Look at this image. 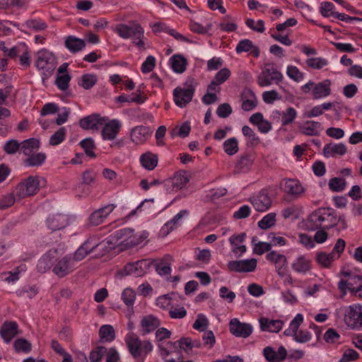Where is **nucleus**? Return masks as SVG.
I'll use <instances>...</instances> for the list:
<instances>
[{
    "label": "nucleus",
    "instance_id": "nucleus-64",
    "mask_svg": "<svg viewBox=\"0 0 362 362\" xmlns=\"http://www.w3.org/2000/svg\"><path fill=\"white\" fill-rule=\"evenodd\" d=\"M359 358V354L352 349H347L343 353L339 362H351Z\"/></svg>",
    "mask_w": 362,
    "mask_h": 362
},
{
    "label": "nucleus",
    "instance_id": "nucleus-62",
    "mask_svg": "<svg viewBox=\"0 0 362 362\" xmlns=\"http://www.w3.org/2000/svg\"><path fill=\"white\" fill-rule=\"evenodd\" d=\"M66 129L65 127H61L49 139V144L52 146H57L60 144L65 139Z\"/></svg>",
    "mask_w": 362,
    "mask_h": 362
},
{
    "label": "nucleus",
    "instance_id": "nucleus-8",
    "mask_svg": "<svg viewBox=\"0 0 362 362\" xmlns=\"http://www.w3.org/2000/svg\"><path fill=\"white\" fill-rule=\"evenodd\" d=\"M344 322L353 330L362 331V304L354 303L345 308Z\"/></svg>",
    "mask_w": 362,
    "mask_h": 362
},
{
    "label": "nucleus",
    "instance_id": "nucleus-45",
    "mask_svg": "<svg viewBox=\"0 0 362 362\" xmlns=\"http://www.w3.org/2000/svg\"><path fill=\"white\" fill-rule=\"evenodd\" d=\"M320 122L313 120H308L305 122L303 129V133L306 135L318 136L320 134Z\"/></svg>",
    "mask_w": 362,
    "mask_h": 362
},
{
    "label": "nucleus",
    "instance_id": "nucleus-61",
    "mask_svg": "<svg viewBox=\"0 0 362 362\" xmlns=\"http://www.w3.org/2000/svg\"><path fill=\"white\" fill-rule=\"evenodd\" d=\"M281 99V95L275 90H267L262 93V100L266 104H273L275 100Z\"/></svg>",
    "mask_w": 362,
    "mask_h": 362
},
{
    "label": "nucleus",
    "instance_id": "nucleus-38",
    "mask_svg": "<svg viewBox=\"0 0 362 362\" xmlns=\"http://www.w3.org/2000/svg\"><path fill=\"white\" fill-rule=\"evenodd\" d=\"M169 62L173 71L178 74H182L185 71L187 64V59L180 54L172 56L169 59Z\"/></svg>",
    "mask_w": 362,
    "mask_h": 362
},
{
    "label": "nucleus",
    "instance_id": "nucleus-10",
    "mask_svg": "<svg viewBox=\"0 0 362 362\" xmlns=\"http://www.w3.org/2000/svg\"><path fill=\"white\" fill-rule=\"evenodd\" d=\"M76 268V263L71 257V254L66 255L57 260L55 259L52 272L59 278L71 274Z\"/></svg>",
    "mask_w": 362,
    "mask_h": 362
},
{
    "label": "nucleus",
    "instance_id": "nucleus-49",
    "mask_svg": "<svg viewBox=\"0 0 362 362\" xmlns=\"http://www.w3.org/2000/svg\"><path fill=\"white\" fill-rule=\"evenodd\" d=\"M38 293V288L35 285H26L22 288L16 291V294L20 297H28L31 299L37 295Z\"/></svg>",
    "mask_w": 362,
    "mask_h": 362
},
{
    "label": "nucleus",
    "instance_id": "nucleus-13",
    "mask_svg": "<svg viewBox=\"0 0 362 362\" xmlns=\"http://www.w3.org/2000/svg\"><path fill=\"white\" fill-rule=\"evenodd\" d=\"M152 264L153 262L149 259H140L127 264L124 267V272L127 275H132L135 277L142 276L146 273Z\"/></svg>",
    "mask_w": 362,
    "mask_h": 362
},
{
    "label": "nucleus",
    "instance_id": "nucleus-32",
    "mask_svg": "<svg viewBox=\"0 0 362 362\" xmlns=\"http://www.w3.org/2000/svg\"><path fill=\"white\" fill-rule=\"evenodd\" d=\"M40 142L35 138H30L21 142V151L24 156L29 157L39 151Z\"/></svg>",
    "mask_w": 362,
    "mask_h": 362
},
{
    "label": "nucleus",
    "instance_id": "nucleus-34",
    "mask_svg": "<svg viewBox=\"0 0 362 362\" xmlns=\"http://www.w3.org/2000/svg\"><path fill=\"white\" fill-rule=\"evenodd\" d=\"M27 270V266L25 264H21L13 270L1 274L4 281L10 284H15L19 279L20 276L25 273Z\"/></svg>",
    "mask_w": 362,
    "mask_h": 362
},
{
    "label": "nucleus",
    "instance_id": "nucleus-18",
    "mask_svg": "<svg viewBox=\"0 0 362 362\" xmlns=\"http://www.w3.org/2000/svg\"><path fill=\"white\" fill-rule=\"evenodd\" d=\"M250 202L254 208L258 211H266L271 206L272 199L266 189H262L258 194L252 197Z\"/></svg>",
    "mask_w": 362,
    "mask_h": 362
},
{
    "label": "nucleus",
    "instance_id": "nucleus-11",
    "mask_svg": "<svg viewBox=\"0 0 362 362\" xmlns=\"http://www.w3.org/2000/svg\"><path fill=\"white\" fill-rule=\"evenodd\" d=\"M107 120V117H102L97 113H93L82 117L79 120V126L83 129L98 131L102 128Z\"/></svg>",
    "mask_w": 362,
    "mask_h": 362
},
{
    "label": "nucleus",
    "instance_id": "nucleus-14",
    "mask_svg": "<svg viewBox=\"0 0 362 362\" xmlns=\"http://www.w3.org/2000/svg\"><path fill=\"white\" fill-rule=\"evenodd\" d=\"M98 240L95 237H90L76 250L74 254H71V257L77 264L92 252L98 246Z\"/></svg>",
    "mask_w": 362,
    "mask_h": 362
},
{
    "label": "nucleus",
    "instance_id": "nucleus-23",
    "mask_svg": "<svg viewBox=\"0 0 362 362\" xmlns=\"http://www.w3.org/2000/svg\"><path fill=\"white\" fill-rule=\"evenodd\" d=\"M70 223L71 218L62 214L49 215L47 218V227L53 231L63 229Z\"/></svg>",
    "mask_w": 362,
    "mask_h": 362
},
{
    "label": "nucleus",
    "instance_id": "nucleus-55",
    "mask_svg": "<svg viewBox=\"0 0 362 362\" xmlns=\"http://www.w3.org/2000/svg\"><path fill=\"white\" fill-rule=\"evenodd\" d=\"M329 187L333 192H342L346 187V181L343 177H333L329 181Z\"/></svg>",
    "mask_w": 362,
    "mask_h": 362
},
{
    "label": "nucleus",
    "instance_id": "nucleus-53",
    "mask_svg": "<svg viewBox=\"0 0 362 362\" xmlns=\"http://www.w3.org/2000/svg\"><path fill=\"white\" fill-rule=\"evenodd\" d=\"M122 299L127 307H133L136 300L135 291L130 288H126L122 293Z\"/></svg>",
    "mask_w": 362,
    "mask_h": 362
},
{
    "label": "nucleus",
    "instance_id": "nucleus-2",
    "mask_svg": "<svg viewBox=\"0 0 362 362\" xmlns=\"http://www.w3.org/2000/svg\"><path fill=\"white\" fill-rule=\"evenodd\" d=\"M114 32L122 39H131L132 44L139 50L146 49L144 29L140 23L136 21H131L128 24L119 23L116 25Z\"/></svg>",
    "mask_w": 362,
    "mask_h": 362
},
{
    "label": "nucleus",
    "instance_id": "nucleus-54",
    "mask_svg": "<svg viewBox=\"0 0 362 362\" xmlns=\"http://www.w3.org/2000/svg\"><path fill=\"white\" fill-rule=\"evenodd\" d=\"M276 223V214L269 213L265 215L258 221V226L263 230L268 229L273 226Z\"/></svg>",
    "mask_w": 362,
    "mask_h": 362
},
{
    "label": "nucleus",
    "instance_id": "nucleus-31",
    "mask_svg": "<svg viewBox=\"0 0 362 362\" xmlns=\"http://www.w3.org/2000/svg\"><path fill=\"white\" fill-rule=\"evenodd\" d=\"M259 324L262 331L278 332L282 329L284 322L280 320H269L266 317H261Z\"/></svg>",
    "mask_w": 362,
    "mask_h": 362
},
{
    "label": "nucleus",
    "instance_id": "nucleus-6",
    "mask_svg": "<svg viewBox=\"0 0 362 362\" xmlns=\"http://www.w3.org/2000/svg\"><path fill=\"white\" fill-rule=\"evenodd\" d=\"M56 58L49 51L42 49L37 52L35 66L45 77L49 76L56 68Z\"/></svg>",
    "mask_w": 362,
    "mask_h": 362
},
{
    "label": "nucleus",
    "instance_id": "nucleus-9",
    "mask_svg": "<svg viewBox=\"0 0 362 362\" xmlns=\"http://www.w3.org/2000/svg\"><path fill=\"white\" fill-rule=\"evenodd\" d=\"M283 78V74L275 67L267 64L258 75L257 82L260 87H268L273 83L279 84Z\"/></svg>",
    "mask_w": 362,
    "mask_h": 362
},
{
    "label": "nucleus",
    "instance_id": "nucleus-57",
    "mask_svg": "<svg viewBox=\"0 0 362 362\" xmlns=\"http://www.w3.org/2000/svg\"><path fill=\"white\" fill-rule=\"evenodd\" d=\"M71 76L69 74L57 75L55 80V84L61 90H66L69 86Z\"/></svg>",
    "mask_w": 362,
    "mask_h": 362
},
{
    "label": "nucleus",
    "instance_id": "nucleus-47",
    "mask_svg": "<svg viewBox=\"0 0 362 362\" xmlns=\"http://www.w3.org/2000/svg\"><path fill=\"white\" fill-rule=\"evenodd\" d=\"M223 148L228 156L235 154L239 150L238 139L235 137L226 139L223 142Z\"/></svg>",
    "mask_w": 362,
    "mask_h": 362
},
{
    "label": "nucleus",
    "instance_id": "nucleus-60",
    "mask_svg": "<svg viewBox=\"0 0 362 362\" xmlns=\"http://www.w3.org/2000/svg\"><path fill=\"white\" fill-rule=\"evenodd\" d=\"M107 348L103 346H99L95 349L92 350L89 355L90 362H99L105 354Z\"/></svg>",
    "mask_w": 362,
    "mask_h": 362
},
{
    "label": "nucleus",
    "instance_id": "nucleus-29",
    "mask_svg": "<svg viewBox=\"0 0 362 362\" xmlns=\"http://www.w3.org/2000/svg\"><path fill=\"white\" fill-rule=\"evenodd\" d=\"M64 45L69 52L76 54L85 49L86 42L85 40L78 38L74 35H69L66 38Z\"/></svg>",
    "mask_w": 362,
    "mask_h": 362
},
{
    "label": "nucleus",
    "instance_id": "nucleus-50",
    "mask_svg": "<svg viewBox=\"0 0 362 362\" xmlns=\"http://www.w3.org/2000/svg\"><path fill=\"white\" fill-rule=\"evenodd\" d=\"M348 281L349 285V291L351 295L354 293V290L362 287V277L355 274L347 273Z\"/></svg>",
    "mask_w": 362,
    "mask_h": 362
},
{
    "label": "nucleus",
    "instance_id": "nucleus-40",
    "mask_svg": "<svg viewBox=\"0 0 362 362\" xmlns=\"http://www.w3.org/2000/svg\"><path fill=\"white\" fill-rule=\"evenodd\" d=\"M182 340L181 339L173 342L169 341L167 343L166 346L159 345L161 356L165 359L173 352H180L182 351Z\"/></svg>",
    "mask_w": 362,
    "mask_h": 362
},
{
    "label": "nucleus",
    "instance_id": "nucleus-46",
    "mask_svg": "<svg viewBox=\"0 0 362 362\" xmlns=\"http://www.w3.org/2000/svg\"><path fill=\"white\" fill-rule=\"evenodd\" d=\"M99 335L102 340L105 342H112L115 339V332L112 325H105L100 327Z\"/></svg>",
    "mask_w": 362,
    "mask_h": 362
},
{
    "label": "nucleus",
    "instance_id": "nucleus-52",
    "mask_svg": "<svg viewBox=\"0 0 362 362\" xmlns=\"http://www.w3.org/2000/svg\"><path fill=\"white\" fill-rule=\"evenodd\" d=\"M286 74L297 83L302 81L304 78V73L301 72L297 66L293 65L287 66Z\"/></svg>",
    "mask_w": 362,
    "mask_h": 362
},
{
    "label": "nucleus",
    "instance_id": "nucleus-37",
    "mask_svg": "<svg viewBox=\"0 0 362 362\" xmlns=\"http://www.w3.org/2000/svg\"><path fill=\"white\" fill-rule=\"evenodd\" d=\"M339 258V255L334 252H319L316 255L317 262L325 268H330L332 262Z\"/></svg>",
    "mask_w": 362,
    "mask_h": 362
},
{
    "label": "nucleus",
    "instance_id": "nucleus-43",
    "mask_svg": "<svg viewBox=\"0 0 362 362\" xmlns=\"http://www.w3.org/2000/svg\"><path fill=\"white\" fill-rule=\"evenodd\" d=\"M292 268L298 273H305L310 269V261L304 256H300L293 262Z\"/></svg>",
    "mask_w": 362,
    "mask_h": 362
},
{
    "label": "nucleus",
    "instance_id": "nucleus-15",
    "mask_svg": "<svg viewBox=\"0 0 362 362\" xmlns=\"http://www.w3.org/2000/svg\"><path fill=\"white\" fill-rule=\"evenodd\" d=\"M281 190L293 198H298L305 192L300 182L296 179H284L281 182Z\"/></svg>",
    "mask_w": 362,
    "mask_h": 362
},
{
    "label": "nucleus",
    "instance_id": "nucleus-25",
    "mask_svg": "<svg viewBox=\"0 0 362 362\" xmlns=\"http://www.w3.org/2000/svg\"><path fill=\"white\" fill-rule=\"evenodd\" d=\"M263 355L268 362H280L287 356V351L283 346H280L277 351L272 346H266L263 349Z\"/></svg>",
    "mask_w": 362,
    "mask_h": 362
},
{
    "label": "nucleus",
    "instance_id": "nucleus-56",
    "mask_svg": "<svg viewBox=\"0 0 362 362\" xmlns=\"http://www.w3.org/2000/svg\"><path fill=\"white\" fill-rule=\"evenodd\" d=\"M306 64L313 69H321L328 64V60L322 57L309 58Z\"/></svg>",
    "mask_w": 362,
    "mask_h": 362
},
{
    "label": "nucleus",
    "instance_id": "nucleus-7",
    "mask_svg": "<svg viewBox=\"0 0 362 362\" xmlns=\"http://www.w3.org/2000/svg\"><path fill=\"white\" fill-rule=\"evenodd\" d=\"M331 81L328 79L319 83L309 81L301 86V90L305 94H311L313 98L319 100L327 98L331 93Z\"/></svg>",
    "mask_w": 362,
    "mask_h": 362
},
{
    "label": "nucleus",
    "instance_id": "nucleus-63",
    "mask_svg": "<svg viewBox=\"0 0 362 362\" xmlns=\"http://www.w3.org/2000/svg\"><path fill=\"white\" fill-rule=\"evenodd\" d=\"M27 28L33 29L35 31H41L45 30L47 25L45 21L40 19H30L25 22Z\"/></svg>",
    "mask_w": 362,
    "mask_h": 362
},
{
    "label": "nucleus",
    "instance_id": "nucleus-42",
    "mask_svg": "<svg viewBox=\"0 0 362 362\" xmlns=\"http://www.w3.org/2000/svg\"><path fill=\"white\" fill-rule=\"evenodd\" d=\"M242 133L246 137V145L248 147H254L260 143L259 137L249 126L245 125L242 128Z\"/></svg>",
    "mask_w": 362,
    "mask_h": 362
},
{
    "label": "nucleus",
    "instance_id": "nucleus-1",
    "mask_svg": "<svg viewBox=\"0 0 362 362\" xmlns=\"http://www.w3.org/2000/svg\"><path fill=\"white\" fill-rule=\"evenodd\" d=\"M337 222L336 211L332 208H319L313 211L306 218L305 226L308 230L320 228H329Z\"/></svg>",
    "mask_w": 362,
    "mask_h": 362
},
{
    "label": "nucleus",
    "instance_id": "nucleus-16",
    "mask_svg": "<svg viewBox=\"0 0 362 362\" xmlns=\"http://www.w3.org/2000/svg\"><path fill=\"white\" fill-rule=\"evenodd\" d=\"M257 262L255 259L242 260H232L228 263V268L230 272L238 273L251 272L255 270Z\"/></svg>",
    "mask_w": 362,
    "mask_h": 362
},
{
    "label": "nucleus",
    "instance_id": "nucleus-51",
    "mask_svg": "<svg viewBox=\"0 0 362 362\" xmlns=\"http://www.w3.org/2000/svg\"><path fill=\"white\" fill-rule=\"evenodd\" d=\"M97 82V77L93 74H83L78 81V85L84 89L91 88Z\"/></svg>",
    "mask_w": 362,
    "mask_h": 362
},
{
    "label": "nucleus",
    "instance_id": "nucleus-4",
    "mask_svg": "<svg viewBox=\"0 0 362 362\" xmlns=\"http://www.w3.org/2000/svg\"><path fill=\"white\" fill-rule=\"evenodd\" d=\"M303 320V315L298 313L291 321L284 334L286 336L293 337V340L297 343L305 344L310 341L313 338L312 333L306 329H299Z\"/></svg>",
    "mask_w": 362,
    "mask_h": 362
},
{
    "label": "nucleus",
    "instance_id": "nucleus-26",
    "mask_svg": "<svg viewBox=\"0 0 362 362\" xmlns=\"http://www.w3.org/2000/svg\"><path fill=\"white\" fill-rule=\"evenodd\" d=\"M18 325L15 321H6L0 328V336L6 344L10 341L18 334Z\"/></svg>",
    "mask_w": 362,
    "mask_h": 362
},
{
    "label": "nucleus",
    "instance_id": "nucleus-48",
    "mask_svg": "<svg viewBox=\"0 0 362 362\" xmlns=\"http://www.w3.org/2000/svg\"><path fill=\"white\" fill-rule=\"evenodd\" d=\"M13 348L17 353L28 354L32 349V345L28 340L19 338L14 341Z\"/></svg>",
    "mask_w": 362,
    "mask_h": 362
},
{
    "label": "nucleus",
    "instance_id": "nucleus-44",
    "mask_svg": "<svg viewBox=\"0 0 362 362\" xmlns=\"http://www.w3.org/2000/svg\"><path fill=\"white\" fill-rule=\"evenodd\" d=\"M254 161V156L252 154L241 156L235 165V169L238 171L248 170Z\"/></svg>",
    "mask_w": 362,
    "mask_h": 362
},
{
    "label": "nucleus",
    "instance_id": "nucleus-35",
    "mask_svg": "<svg viewBox=\"0 0 362 362\" xmlns=\"http://www.w3.org/2000/svg\"><path fill=\"white\" fill-rule=\"evenodd\" d=\"M274 113L277 115L278 118L281 117L282 126H288L292 124L297 117V111L293 107H289L283 112L276 110Z\"/></svg>",
    "mask_w": 362,
    "mask_h": 362
},
{
    "label": "nucleus",
    "instance_id": "nucleus-19",
    "mask_svg": "<svg viewBox=\"0 0 362 362\" xmlns=\"http://www.w3.org/2000/svg\"><path fill=\"white\" fill-rule=\"evenodd\" d=\"M174 258L172 255L168 254L162 258L153 260L156 272L160 276H170L172 272V264L174 262Z\"/></svg>",
    "mask_w": 362,
    "mask_h": 362
},
{
    "label": "nucleus",
    "instance_id": "nucleus-28",
    "mask_svg": "<svg viewBox=\"0 0 362 362\" xmlns=\"http://www.w3.org/2000/svg\"><path fill=\"white\" fill-rule=\"evenodd\" d=\"M140 325L141 335L144 336L156 330L160 326V321L157 317L148 315L141 319Z\"/></svg>",
    "mask_w": 362,
    "mask_h": 362
},
{
    "label": "nucleus",
    "instance_id": "nucleus-20",
    "mask_svg": "<svg viewBox=\"0 0 362 362\" xmlns=\"http://www.w3.org/2000/svg\"><path fill=\"white\" fill-rule=\"evenodd\" d=\"M230 332L238 337L247 338L252 332V327L247 323L241 322L237 318H233L229 323Z\"/></svg>",
    "mask_w": 362,
    "mask_h": 362
},
{
    "label": "nucleus",
    "instance_id": "nucleus-59",
    "mask_svg": "<svg viewBox=\"0 0 362 362\" xmlns=\"http://www.w3.org/2000/svg\"><path fill=\"white\" fill-rule=\"evenodd\" d=\"M80 145L81 148L84 150L86 154L91 158H95L96 156L93 152V148H95L94 141L90 138H87L83 139L80 142Z\"/></svg>",
    "mask_w": 362,
    "mask_h": 362
},
{
    "label": "nucleus",
    "instance_id": "nucleus-58",
    "mask_svg": "<svg viewBox=\"0 0 362 362\" xmlns=\"http://www.w3.org/2000/svg\"><path fill=\"white\" fill-rule=\"evenodd\" d=\"M334 9L335 6L333 3L323 1L320 4V13L325 18L332 17V13H337Z\"/></svg>",
    "mask_w": 362,
    "mask_h": 362
},
{
    "label": "nucleus",
    "instance_id": "nucleus-21",
    "mask_svg": "<svg viewBox=\"0 0 362 362\" xmlns=\"http://www.w3.org/2000/svg\"><path fill=\"white\" fill-rule=\"evenodd\" d=\"M122 127V122L117 119H113L102 127L101 135L104 140L112 141L115 139L119 134Z\"/></svg>",
    "mask_w": 362,
    "mask_h": 362
},
{
    "label": "nucleus",
    "instance_id": "nucleus-3",
    "mask_svg": "<svg viewBox=\"0 0 362 362\" xmlns=\"http://www.w3.org/2000/svg\"><path fill=\"white\" fill-rule=\"evenodd\" d=\"M125 341L129 353L136 362H144L147 355L150 354L153 349L151 341H142L134 334L126 336Z\"/></svg>",
    "mask_w": 362,
    "mask_h": 362
},
{
    "label": "nucleus",
    "instance_id": "nucleus-36",
    "mask_svg": "<svg viewBox=\"0 0 362 362\" xmlns=\"http://www.w3.org/2000/svg\"><path fill=\"white\" fill-rule=\"evenodd\" d=\"M242 108L245 111H251L255 109L257 105V97L254 92L248 90L244 92L241 96Z\"/></svg>",
    "mask_w": 362,
    "mask_h": 362
},
{
    "label": "nucleus",
    "instance_id": "nucleus-41",
    "mask_svg": "<svg viewBox=\"0 0 362 362\" xmlns=\"http://www.w3.org/2000/svg\"><path fill=\"white\" fill-rule=\"evenodd\" d=\"M46 158L47 156L45 153L37 151L25 158L24 163L28 167H39L45 163Z\"/></svg>",
    "mask_w": 362,
    "mask_h": 362
},
{
    "label": "nucleus",
    "instance_id": "nucleus-33",
    "mask_svg": "<svg viewBox=\"0 0 362 362\" xmlns=\"http://www.w3.org/2000/svg\"><path fill=\"white\" fill-rule=\"evenodd\" d=\"M347 151L346 146L342 144H327L323 148L325 157H334L337 156H343Z\"/></svg>",
    "mask_w": 362,
    "mask_h": 362
},
{
    "label": "nucleus",
    "instance_id": "nucleus-22",
    "mask_svg": "<svg viewBox=\"0 0 362 362\" xmlns=\"http://www.w3.org/2000/svg\"><path fill=\"white\" fill-rule=\"evenodd\" d=\"M57 252V250H49L39 259L36 266L38 272L43 274L53 268Z\"/></svg>",
    "mask_w": 362,
    "mask_h": 362
},
{
    "label": "nucleus",
    "instance_id": "nucleus-24",
    "mask_svg": "<svg viewBox=\"0 0 362 362\" xmlns=\"http://www.w3.org/2000/svg\"><path fill=\"white\" fill-rule=\"evenodd\" d=\"M114 204H107L93 211L89 216V223L92 226H98L103 223L107 216L115 209Z\"/></svg>",
    "mask_w": 362,
    "mask_h": 362
},
{
    "label": "nucleus",
    "instance_id": "nucleus-17",
    "mask_svg": "<svg viewBox=\"0 0 362 362\" xmlns=\"http://www.w3.org/2000/svg\"><path fill=\"white\" fill-rule=\"evenodd\" d=\"M153 131L149 127L136 126L130 131V139L134 144L141 145L148 141Z\"/></svg>",
    "mask_w": 362,
    "mask_h": 362
},
{
    "label": "nucleus",
    "instance_id": "nucleus-12",
    "mask_svg": "<svg viewBox=\"0 0 362 362\" xmlns=\"http://www.w3.org/2000/svg\"><path fill=\"white\" fill-rule=\"evenodd\" d=\"M195 89L189 85L187 87H177L173 90V100L175 105L180 107H184L192 99Z\"/></svg>",
    "mask_w": 362,
    "mask_h": 362
},
{
    "label": "nucleus",
    "instance_id": "nucleus-39",
    "mask_svg": "<svg viewBox=\"0 0 362 362\" xmlns=\"http://www.w3.org/2000/svg\"><path fill=\"white\" fill-rule=\"evenodd\" d=\"M139 160L144 168L152 170L157 166L158 158L156 154L146 152L141 155Z\"/></svg>",
    "mask_w": 362,
    "mask_h": 362
},
{
    "label": "nucleus",
    "instance_id": "nucleus-30",
    "mask_svg": "<svg viewBox=\"0 0 362 362\" xmlns=\"http://www.w3.org/2000/svg\"><path fill=\"white\" fill-rule=\"evenodd\" d=\"M266 259L274 264L279 274L281 275L284 273L287 262L286 258L284 255L272 251L267 254Z\"/></svg>",
    "mask_w": 362,
    "mask_h": 362
},
{
    "label": "nucleus",
    "instance_id": "nucleus-27",
    "mask_svg": "<svg viewBox=\"0 0 362 362\" xmlns=\"http://www.w3.org/2000/svg\"><path fill=\"white\" fill-rule=\"evenodd\" d=\"M246 238L245 233L238 235H233L230 237L229 243L232 246V252L236 258H239L246 252V246L240 245L243 243Z\"/></svg>",
    "mask_w": 362,
    "mask_h": 362
},
{
    "label": "nucleus",
    "instance_id": "nucleus-5",
    "mask_svg": "<svg viewBox=\"0 0 362 362\" xmlns=\"http://www.w3.org/2000/svg\"><path fill=\"white\" fill-rule=\"evenodd\" d=\"M45 180L40 177L29 176L21 182L14 190V194L19 199L35 194L40 187L45 185Z\"/></svg>",
    "mask_w": 362,
    "mask_h": 362
}]
</instances>
